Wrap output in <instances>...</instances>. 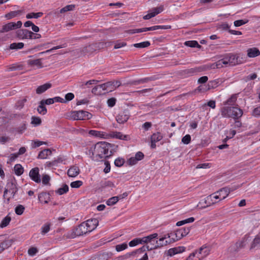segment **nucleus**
<instances>
[{
  "label": "nucleus",
  "instance_id": "64",
  "mask_svg": "<svg viewBox=\"0 0 260 260\" xmlns=\"http://www.w3.org/2000/svg\"><path fill=\"white\" fill-rule=\"evenodd\" d=\"M38 249L37 248L32 247H30L28 250V254L30 256H34L38 252Z\"/></svg>",
  "mask_w": 260,
  "mask_h": 260
},
{
  "label": "nucleus",
  "instance_id": "24",
  "mask_svg": "<svg viewBox=\"0 0 260 260\" xmlns=\"http://www.w3.org/2000/svg\"><path fill=\"white\" fill-rule=\"evenodd\" d=\"M17 191V188L16 187V185L13 183H11L10 185V187L9 188H6L4 192V198H6L7 194L8 192H9L11 196L13 197L16 193Z\"/></svg>",
  "mask_w": 260,
  "mask_h": 260
},
{
  "label": "nucleus",
  "instance_id": "43",
  "mask_svg": "<svg viewBox=\"0 0 260 260\" xmlns=\"http://www.w3.org/2000/svg\"><path fill=\"white\" fill-rule=\"evenodd\" d=\"M67 46V43H64L62 45H58V46H56L53 47L51 49L47 50L46 51L40 52L39 54H44V53H49V52H51L52 51H53L54 50H56V49L62 48H64V47H66Z\"/></svg>",
  "mask_w": 260,
  "mask_h": 260
},
{
  "label": "nucleus",
  "instance_id": "23",
  "mask_svg": "<svg viewBox=\"0 0 260 260\" xmlns=\"http://www.w3.org/2000/svg\"><path fill=\"white\" fill-rule=\"evenodd\" d=\"M216 192L219 197V200H223L229 196L230 191L228 188L224 187Z\"/></svg>",
  "mask_w": 260,
  "mask_h": 260
},
{
  "label": "nucleus",
  "instance_id": "30",
  "mask_svg": "<svg viewBox=\"0 0 260 260\" xmlns=\"http://www.w3.org/2000/svg\"><path fill=\"white\" fill-rule=\"evenodd\" d=\"M51 87V84L49 83H45L42 85L39 86L36 89V92L38 94H41L46 91Z\"/></svg>",
  "mask_w": 260,
  "mask_h": 260
},
{
  "label": "nucleus",
  "instance_id": "20",
  "mask_svg": "<svg viewBox=\"0 0 260 260\" xmlns=\"http://www.w3.org/2000/svg\"><path fill=\"white\" fill-rule=\"evenodd\" d=\"M27 63L34 68L40 69L43 67L42 59H29L27 60Z\"/></svg>",
  "mask_w": 260,
  "mask_h": 260
},
{
  "label": "nucleus",
  "instance_id": "11",
  "mask_svg": "<svg viewBox=\"0 0 260 260\" xmlns=\"http://www.w3.org/2000/svg\"><path fill=\"white\" fill-rule=\"evenodd\" d=\"M167 27L165 25H155L149 27H144L141 28H135L129 30V34H136L145 32L147 31H153L159 29H167Z\"/></svg>",
  "mask_w": 260,
  "mask_h": 260
},
{
  "label": "nucleus",
  "instance_id": "62",
  "mask_svg": "<svg viewBox=\"0 0 260 260\" xmlns=\"http://www.w3.org/2000/svg\"><path fill=\"white\" fill-rule=\"evenodd\" d=\"M116 99L115 98H111L108 100L107 104L109 107H113L115 105Z\"/></svg>",
  "mask_w": 260,
  "mask_h": 260
},
{
  "label": "nucleus",
  "instance_id": "3",
  "mask_svg": "<svg viewBox=\"0 0 260 260\" xmlns=\"http://www.w3.org/2000/svg\"><path fill=\"white\" fill-rule=\"evenodd\" d=\"M221 114L222 117L233 118L237 119L243 115V111L237 107L224 106L220 109Z\"/></svg>",
  "mask_w": 260,
  "mask_h": 260
},
{
  "label": "nucleus",
  "instance_id": "58",
  "mask_svg": "<svg viewBox=\"0 0 260 260\" xmlns=\"http://www.w3.org/2000/svg\"><path fill=\"white\" fill-rule=\"evenodd\" d=\"M125 162V160L122 158H117L114 161V164L116 167H120L122 166Z\"/></svg>",
  "mask_w": 260,
  "mask_h": 260
},
{
  "label": "nucleus",
  "instance_id": "28",
  "mask_svg": "<svg viewBox=\"0 0 260 260\" xmlns=\"http://www.w3.org/2000/svg\"><path fill=\"white\" fill-rule=\"evenodd\" d=\"M51 154L52 151L50 149H45L40 152L38 158L39 159H47Z\"/></svg>",
  "mask_w": 260,
  "mask_h": 260
},
{
  "label": "nucleus",
  "instance_id": "7",
  "mask_svg": "<svg viewBox=\"0 0 260 260\" xmlns=\"http://www.w3.org/2000/svg\"><path fill=\"white\" fill-rule=\"evenodd\" d=\"M189 231L190 230L188 228L181 229L177 230L175 233L168 234V238H170L171 237H172L173 240L172 242H175L187 235L189 232Z\"/></svg>",
  "mask_w": 260,
  "mask_h": 260
},
{
  "label": "nucleus",
  "instance_id": "27",
  "mask_svg": "<svg viewBox=\"0 0 260 260\" xmlns=\"http://www.w3.org/2000/svg\"><path fill=\"white\" fill-rule=\"evenodd\" d=\"M137 249L131 252L126 253L125 254L119 256L117 257L118 260H125L132 257H135L137 255H139Z\"/></svg>",
  "mask_w": 260,
  "mask_h": 260
},
{
  "label": "nucleus",
  "instance_id": "16",
  "mask_svg": "<svg viewBox=\"0 0 260 260\" xmlns=\"http://www.w3.org/2000/svg\"><path fill=\"white\" fill-rule=\"evenodd\" d=\"M88 233H90L94 230L99 224V221L96 218H92L84 222Z\"/></svg>",
  "mask_w": 260,
  "mask_h": 260
},
{
  "label": "nucleus",
  "instance_id": "33",
  "mask_svg": "<svg viewBox=\"0 0 260 260\" xmlns=\"http://www.w3.org/2000/svg\"><path fill=\"white\" fill-rule=\"evenodd\" d=\"M38 113L41 115H45L47 112V108L45 106V104L41 101L39 105L37 108Z\"/></svg>",
  "mask_w": 260,
  "mask_h": 260
},
{
  "label": "nucleus",
  "instance_id": "8",
  "mask_svg": "<svg viewBox=\"0 0 260 260\" xmlns=\"http://www.w3.org/2000/svg\"><path fill=\"white\" fill-rule=\"evenodd\" d=\"M221 201L222 200H219V197L217 193L215 192L207 196L205 199V203L206 206H204L203 208H205L207 207L211 206V205L216 204Z\"/></svg>",
  "mask_w": 260,
  "mask_h": 260
},
{
  "label": "nucleus",
  "instance_id": "40",
  "mask_svg": "<svg viewBox=\"0 0 260 260\" xmlns=\"http://www.w3.org/2000/svg\"><path fill=\"white\" fill-rule=\"evenodd\" d=\"M31 123L35 126H37L41 124L42 120L39 117L32 116L31 118Z\"/></svg>",
  "mask_w": 260,
  "mask_h": 260
},
{
  "label": "nucleus",
  "instance_id": "6",
  "mask_svg": "<svg viewBox=\"0 0 260 260\" xmlns=\"http://www.w3.org/2000/svg\"><path fill=\"white\" fill-rule=\"evenodd\" d=\"M225 56L224 55L222 58L219 59L217 61L214 63H210L204 65L202 67L203 70H209L214 69H220L223 67L229 66L228 61Z\"/></svg>",
  "mask_w": 260,
  "mask_h": 260
},
{
  "label": "nucleus",
  "instance_id": "47",
  "mask_svg": "<svg viewBox=\"0 0 260 260\" xmlns=\"http://www.w3.org/2000/svg\"><path fill=\"white\" fill-rule=\"evenodd\" d=\"M101 86V84L95 86L92 89V93L96 95H100L102 94L103 90Z\"/></svg>",
  "mask_w": 260,
  "mask_h": 260
},
{
  "label": "nucleus",
  "instance_id": "19",
  "mask_svg": "<svg viewBox=\"0 0 260 260\" xmlns=\"http://www.w3.org/2000/svg\"><path fill=\"white\" fill-rule=\"evenodd\" d=\"M17 36L20 39L24 40V39H29L31 37V34L30 33V31L26 29H21L17 31L16 32Z\"/></svg>",
  "mask_w": 260,
  "mask_h": 260
},
{
  "label": "nucleus",
  "instance_id": "52",
  "mask_svg": "<svg viewBox=\"0 0 260 260\" xmlns=\"http://www.w3.org/2000/svg\"><path fill=\"white\" fill-rule=\"evenodd\" d=\"M237 99L236 95H233L224 103V105H233L235 103Z\"/></svg>",
  "mask_w": 260,
  "mask_h": 260
},
{
  "label": "nucleus",
  "instance_id": "12",
  "mask_svg": "<svg viewBox=\"0 0 260 260\" xmlns=\"http://www.w3.org/2000/svg\"><path fill=\"white\" fill-rule=\"evenodd\" d=\"M225 56L227 59L229 66H235L242 62L237 54L228 53L225 54Z\"/></svg>",
  "mask_w": 260,
  "mask_h": 260
},
{
  "label": "nucleus",
  "instance_id": "61",
  "mask_svg": "<svg viewBox=\"0 0 260 260\" xmlns=\"http://www.w3.org/2000/svg\"><path fill=\"white\" fill-rule=\"evenodd\" d=\"M182 142L184 144H188L191 141V137L187 134L184 136L182 139Z\"/></svg>",
  "mask_w": 260,
  "mask_h": 260
},
{
  "label": "nucleus",
  "instance_id": "54",
  "mask_svg": "<svg viewBox=\"0 0 260 260\" xmlns=\"http://www.w3.org/2000/svg\"><path fill=\"white\" fill-rule=\"evenodd\" d=\"M50 177L47 174L42 175V181L44 185H50Z\"/></svg>",
  "mask_w": 260,
  "mask_h": 260
},
{
  "label": "nucleus",
  "instance_id": "32",
  "mask_svg": "<svg viewBox=\"0 0 260 260\" xmlns=\"http://www.w3.org/2000/svg\"><path fill=\"white\" fill-rule=\"evenodd\" d=\"M260 247V233L257 234L253 239L250 247V249Z\"/></svg>",
  "mask_w": 260,
  "mask_h": 260
},
{
  "label": "nucleus",
  "instance_id": "45",
  "mask_svg": "<svg viewBox=\"0 0 260 260\" xmlns=\"http://www.w3.org/2000/svg\"><path fill=\"white\" fill-rule=\"evenodd\" d=\"M24 47V43L22 42L13 43L10 46L11 49H22Z\"/></svg>",
  "mask_w": 260,
  "mask_h": 260
},
{
  "label": "nucleus",
  "instance_id": "57",
  "mask_svg": "<svg viewBox=\"0 0 260 260\" xmlns=\"http://www.w3.org/2000/svg\"><path fill=\"white\" fill-rule=\"evenodd\" d=\"M83 184V182L80 180H77L71 182L70 185L72 188H79Z\"/></svg>",
  "mask_w": 260,
  "mask_h": 260
},
{
  "label": "nucleus",
  "instance_id": "46",
  "mask_svg": "<svg viewBox=\"0 0 260 260\" xmlns=\"http://www.w3.org/2000/svg\"><path fill=\"white\" fill-rule=\"evenodd\" d=\"M25 210V207L22 205H18L15 207V212L17 215H22Z\"/></svg>",
  "mask_w": 260,
  "mask_h": 260
},
{
  "label": "nucleus",
  "instance_id": "25",
  "mask_svg": "<svg viewBox=\"0 0 260 260\" xmlns=\"http://www.w3.org/2000/svg\"><path fill=\"white\" fill-rule=\"evenodd\" d=\"M38 199L41 203L47 204L50 200V194L46 192H41L38 195Z\"/></svg>",
  "mask_w": 260,
  "mask_h": 260
},
{
  "label": "nucleus",
  "instance_id": "48",
  "mask_svg": "<svg viewBox=\"0 0 260 260\" xmlns=\"http://www.w3.org/2000/svg\"><path fill=\"white\" fill-rule=\"evenodd\" d=\"M219 82L218 80L210 81L207 85L209 90L217 87L219 85Z\"/></svg>",
  "mask_w": 260,
  "mask_h": 260
},
{
  "label": "nucleus",
  "instance_id": "14",
  "mask_svg": "<svg viewBox=\"0 0 260 260\" xmlns=\"http://www.w3.org/2000/svg\"><path fill=\"white\" fill-rule=\"evenodd\" d=\"M29 176L30 179L36 183H39L41 182L39 168L35 167L31 169L29 173Z\"/></svg>",
  "mask_w": 260,
  "mask_h": 260
},
{
  "label": "nucleus",
  "instance_id": "44",
  "mask_svg": "<svg viewBox=\"0 0 260 260\" xmlns=\"http://www.w3.org/2000/svg\"><path fill=\"white\" fill-rule=\"evenodd\" d=\"M128 247V245L126 243L124 242L122 244H117L115 246V250L117 252L122 251Z\"/></svg>",
  "mask_w": 260,
  "mask_h": 260
},
{
  "label": "nucleus",
  "instance_id": "31",
  "mask_svg": "<svg viewBox=\"0 0 260 260\" xmlns=\"http://www.w3.org/2000/svg\"><path fill=\"white\" fill-rule=\"evenodd\" d=\"M13 243L12 240H5L2 242L1 245H0V253L2 252L5 249L8 248L11 246Z\"/></svg>",
  "mask_w": 260,
  "mask_h": 260
},
{
  "label": "nucleus",
  "instance_id": "13",
  "mask_svg": "<svg viewBox=\"0 0 260 260\" xmlns=\"http://www.w3.org/2000/svg\"><path fill=\"white\" fill-rule=\"evenodd\" d=\"M164 10V6L160 5L159 7L153 8L148 11V14L143 16L145 20L149 19L162 12Z\"/></svg>",
  "mask_w": 260,
  "mask_h": 260
},
{
  "label": "nucleus",
  "instance_id": "26",
  "mask_svg": "<svg viewBox=\"0 0 260 260\" xmlns=\"http://www.w3.org/2000/svg\"><path fill=\"white\" fill-rule=\"evenodd\" d=\"M247 56L250 58H253L260 55L259 50L256 47L249 48L247 50Z\"/></svg>",
  "mask_w": 260,
  "mask_h": 260
},
{
  "label": "nucleus",
  "instance_id": "5",
  "mask_svg": "<svg viewBox=\"0 0 260 260\" xmlns=\"http://www.w3.org/2000/svg\"><path fill=\"white\" fill-rule=\"evenodd\" d=\"M86 226L84 222L81 223L77 226L73 228L71 231L69 232L67 234V237L73 239L77 236H82L88 233V231L86 228Z\"/></svg>",
  "mask_w": 260,
  "mask_h": 260
},
{
  "label": "nucleus",
  "instance_id": "50",
  "mask_svg": "<svg viewBox=\"0 0 260 260\" xmlns=\"http://www.w3.org/2000/svg\"><path fill=\"white\" fill-rule=\"evenodd\" d=\"M50 230V223H46L42 226L41 233L42 235H44L49 232Z\"/></svg>",
  "mask_w": 260,
  "mask_h": 260
},
{
  "label": "nucleus",
  "instance_id": "39",
  "mask_svg": "<svg viewBox=\"0 0 260 260\" xmlns=\"http://www.w3.org/2000/svg\"><path fill=\"white\" fill-rule=\"evenodd\" d=\"M136 48H144L149 47L150 45L149 41H145L139 43H136L133 45Z\"/></svg>",
  "mask_w": 260,
  "mask_h": 260
},
{
  "label": "nucleus",
  "instance_id": "18",
  "mask_svg": "<svg viewBox=\"0 0 260 260\" xmlns=\"http://www.w3.org/2000/svg\"><path fill=\"white\" fill-rule=\"evenodd\" d=\"M129 118V114L127 111L120 112L116 116V121L118 123L122 124L126 122Z\"/></svg>",
  "mask_w": 260,
  "mask_h": 260
},
{
  "label": "nucleus",
  "instance_id": "22",
  "mask_svg": "<svg viewBox=\"0 0 260 260\" xmlns=\"http://www.w3.org/2000/svg\"><path fill=\"white\" fill-rule=\"evenodd\" d=\"M80 172V170L78 166H73L71 167L68 171V175L70 177H76Z\"/></svg>",
  "mask_w": 260,
  "mask_h": 260
},
{
  "label": "nucleus",
  "instance_id": "36",
  "mask_svg": "<svg viewBox=\"0 0 260 260\" xmlns=\"http://www.w3.org/2000/svg\"><path fill=\"white\" fill-rule=\"evenodd\" d=\"M43 15V13L42 12H37V13H28L26 15V18L27 19H31V18H38L41 17Z\"/></svg>",
  "mask_w": 260,
  "mask_h": 260
},
{
  "label": "nucleus",
  "instance_id": "2",
  "mask_svg": "<svg viewBox=\"0 0 260 260\" xmlns=\"http://www.w3.org/2000/svg\"><path fill=\"white\" fill-rule=\"evenodd\" d=\"M158 234L154 233L148 236L147 242L146 244L143 245L141 248L137 249L139 254H142L146 251H149L154 249H156L158 247L167 245L168 244L172 242V240H165L168 238L167 234L164 237L159 238V241H157Z\"/></svg>",
  "mask_w": 260,
  "mask_h": 260
},
{
  "label": "nucleus",
  "instance_id": "17",
  "mask_svg": "<svg viewBox=\"0 0 260 260\" xmlns=\"http://www.w3.org/2000/svg\"><path fill=\"white\" fill-rule=\"evenodd\" d=\"M163 138V136L160 132H157L153 134L150 137L151 145L150 147L152 149L156 148V143L160 141Z\"/></svg>",
  "mask_w": 260,
  "mask_h": 260
},
{
  "label": "nucleus",
  "instance_id": "15",
  "mask_svg": "<svg viewBox=\"0 0 260 260\" xmlns=\"http://www.w3.org/2000/svg\"><path fill=\"white\" fill-rule=\"evenodd\" d=\"M107 139L116 138L122 140H129L130 137L128 135H123L122 133L119 132H111L108 133Z\"/></svg>",
  "mask_w": 260,
  "mask_h": 260
},
{
  "label": "nucleus",
  "instance_id": "51",
  "mask_svg": "<svg viewBox=\"0 0 260 260\" xmlns=\"http://www.w3.org/2000/svg\"><path fill=\"white\" fill-rule=\"evenodd\" d=\"M180 247H175L171 248L168 250V254L171 256L176 254L179 253V252H180Z\"/></svg>",
  "mask_w": 260,
  "mask_h": 260
},
{
  "label": "nucleus",
  "instance_id": "9",
  "mask_svg": "<svg viewBox=\"0 0 260 260\" xmlns=\"http://www.w3.org/2000/svg\"><path fill=\"white\" fill-rule=\"evenodd\" d=\"M121 83L118 81H109L104 84H101L103 91H106L107 92H111L115 90L117 88L120 86Z\"/></svg>",
  "mask_w": 260,
  "mask_h": 260
},
{
  "label": "nucleus",
  "instance_id": "38",
  "mask_svg": "<svg viewBox=\"0 0 260 260\" xmlns=\"http://www.w3.org/2000/svg\"><path fill=\"white\" fill-rule=\"evenodd\" d=\"M11 220V217L8 215L4 218L3 219L1 223L0 227L2 228L7 226Z\"/></svg>",
  "mask_w": 260,
  "mask_h": 260
},
{
  "label": "nucleus",
  "instance_id": "56",
  "mask_svg": "<svg viewBox=\"0 0 260 260\" xmlns=\"http://www.w3.org/2000/svg\"><path fill=\"white\" fill-rule=\"evenodd\" d=\"M248 22L247 19L238 20L234 21V25L236 27L242 26Z\"/></svg>",
  "mask_w": 260,
  "mask_h": 260
},
{
  "label": "nucleus",
  "instance_id": "42",
  "mask_svg": "<svg viewBox=\"0 0 260 260\" xmlns=\"http://www.w3.org/2000/svg\"><path fill=\"white\" fill-rule=\"evenodd\" d=\"M184 45L186 46L190 47H201V45L199 44L197 41H188L184 43Z\"/></svg>",
  "mask_w": 260,
  "mask_h": 260
},
{
  "label": "nucleus",
  "instance_id": "29",
  "mask_svg": "<svg viewBox=\"0 0 260 260\" xmlns=\"http://www.w3.org/2000/svg\"><path fill=\"white\" fill-rule=\"evenodd\" d=\"M23 13V10H17L11 11L5 15V17L8 19H11L14 17H16L20 15L22 13Z\"/></svg>",
  "mask_w": 260,
  "mask_h": 260
},
{
  "label": "nucleus",
  "instance_id": "63",
  "mask_svg": "<svg viewBox=\"0 0 260 260\" xmlns=\"http://www.w3.org/2000/svg\"><path fill=\"white\" fill-rule=\"evenodd\" d=\"M252 114L253 116L255 117H259L260 116V106H258L255 108L252 111Z\"/></svg>",
  "mask_w": 260,
  "mask_h": 260
},
{
  "label": "nucleus",
  "instance_id": "59",
  "mask_svg": "<svg viewBox=\"0 0 260 260\" xmlns=\"http://www.w3.org/2000/svg\"><path fill=\"white\" fill-rule=\"evenodd\" d=\"M212 166V164L211 163H203L200 164L197 166V169H207L210 168Z\"/></svg>",
  "mask_w": 260,
  "mask_h": 260
},
{
  "label": "nucleus",
  "instance_id": "35",
  "mask_svg": "<svg viewBox=\"0 0 260 260\" xmlns=\"http://www.w3.org/2000/svg\"><path fill=\"white\" fill-rule=\"evenodd\" d=\"M14 169L15 174L17 176L22 175L24 171L23 168L20 164L15 165Z\"/></svg>",
  "mask_w": 260,
  "mask_h": 260
},
{
  "label": "nucleus",
  "instance_id": "10",
  "mask_svg": "<svg viewBox=\"0 0 260 260\" xmlns=\"http://www.w3.org/2000/svg\"><path fill=\"white\" fill-rule=\"evenodd\" d=\"M22 25L21 21H18L17 22H11L4 25L0 32L3 33L8 32L10 30H14L17 28H19Z\"/></svg>",
  "mask_w": 260,
  "mask_h": 260
},
{
  "label": "nucleus",
  "instance_id": "55",
  "mask_svg": "<svg viewBox=\"0 0 260 260\" xmlns=\"http://www.w3.org/2000/svg\"><path fill=\"white\" fill-rule=\"evenodd\" d=\"M74 8H75V5H67L66 7H64L60 9V13H63L69 11H72L74 9Z\"/></svg>",
  "mask_w": 260,
  "mask_h": 260
},
{
  "label": "nucleus",
  "instance_id": "53",
  "mask_svg": "<svg viewBox=\"0 0 260 260\" xmlns=\"http://www.w3.org/2000/svg\"><path fill=\"white\" fill-rule=\"evenodd\" d=\"M43 144H46V142L39 140H34L31 142V147L32 148H36Z\"/></svg>",
  "mask_w": 260,
  "mask_h": 260
},
{
  "label": "nucleus",
  "instance_id": "49",
  "mask_svg": "<svg viewBox=\"0 0 260 260\" xmlns=\"http://www.w3.org/2000/svg\"><path fill=\"white\" fill-rule=\"evenodd\" d=\"M27 99L26 98H23L21 100H20L17 101L16 103V107L17 109H21L24 105V104L26 102Z\"/></svg>",
  "mask_w": 260,
  "mask_h": 260
},
{
  "label": "nucleus",
  "instance_id": "1",
  "mask_svg": "<svg viewBox=\"0 0 260 260\" xmlns=\"http://www.w3.org/2000/svg\"><path fill=\"white\" fill-rule=\"evenodd\" d=\"M113 145L106 142L97 143L90 147L87 153L94 160L109 157L113 154Z\"/></svg>",
  "mask_w": 260,
  "mask_h": 260
},
{
  "label": "nucleus",
  "instance_id": "21",
  "mask_svg": "<svg viewBox=\"0 0 260 260\" xmlns=\"http://www.w3.org/2000/svg\"><path fill=\"white\" fill-rule=\"evenodd\" d=\"M88 134L92 136L98 137V138H104V139H107V136L108 133L102 132V131H99L96 130H90L88 132Z\"/></svg>",
  "mask_w": 260,
  "mask_h": 260
},
{
  "label": "nucleus",
  "instance_id": "4",
  "mask_svg": "<svg viewBox=\"0 0 260 260\" xmlns=\"http://www.w3.org/2000/svg\"><path fill=\"white\" fill-rule=\"evenodd\" d=\"M68 117L70 119L73 120H87L90 119L92 115L86 111H73L69 113Z\"/></svg>",
  "mask_w": 260,
  "mask_h": 260
},
{
  "label": "nucleus",
  "instance_id": "34",
  "mask_svg": "<svg viewBox=\"0 0 260 260\" xmlns=\"http://www.w3.org/2000/svg\"><path fill=\"white\" fill-rule=\"evenodd\" d=\"M199 71L200 70L198 68H191L185 70L183 72L184 74L186 75L187 76H191Z\"/></svg>",
  "mask_w": 260,
  "mask_h": 260
},
{
  "label": "nucleus",
  "instance_id": "37",
  "mask_svg": "<svg viewBox=\"0 0 260 260\" xmlns=\"http://www.w3.org/2000/svg\"><path fill=\"white\" fill-rule=\"evenodd\" d=\"M68 191L69 186L67 184H63L56 191V193L59 195H62L67 193Z\"/></svg>",
  "mask_w": 260,
  "mask_h": 260
},
{
  "label": "nucleus",
  "instance_id": "41",
  "mask_svg": "<svg viewBox=\"0 0 260 260\" xmlns=\"http://www.w3.org/2000/svg\"><path fill=\"white\" fill-rule=\"evenodd\" d=\"M119 200V197L118 196L113 197L107 201L106 204L108 206H112L117 203Z\"/></svg>",
  "mask_w": 260,
  "mask_h": 260
},
{
  "label": "nucleus",
  "instance_id": "60",
  "mask_svg": "<svg viewBox=\"0 0 260 260\" xmlns=\"http://www.w3.org/2000/svg\"><path fill=\"white\" fill-rule=\"evenodd\" d=\"M99 81L96 80H90L87 82H86L84 84H83L82 85V88H85V86H86L87 87H89V86L92 84H96Z\"/></svg>",
  "mask_w": 260,
  "mask_h": 260
}]
</instances>
